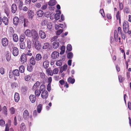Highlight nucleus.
<instances>
[{"label": "nucleus", "mask_w": 131, "mask_h": 131, "mask_svg": "<svg viewBox=\"0 0 131 131\" xmlns=\"http://www.w3.org/2000/svg\"><path fill=\"white\" fill-rule=\"evenodd\" d=\"M3 111L4 114L6 116L7 114V109L6 106H4L3 108Z\"/></svg>", "instance_id": "obj_42"}, {"label": "nucleus", "mask_w": 131, "mask_h": 131, "mask_svg": "<svg viewBox=\"0 0 131 131\" xmlns=\"http://www.w3.org/2000/svg\"><path fill=\"white\" fill-rule=\"evenodd\" d=\"M27 14L29 19L32 20L34 16V13L33 11L31 10L28 11Z\"/></svg>", "instance_id": "obj_8"}, {"label": "nucleus", "mask_w": 131, "mask_h": 131, "mask_svg": "<svg viewBox=\"0 0 131 131\" xmlns=\"http://www.w3.org/2000/svg\"><path fill=\"white\" fill-rule=\"evenodd\" d=\"M9 111L10 113L12 114L15 113L16 111V109L13 107H12L9 109Z\"/></svg>", "instance_id": "obj_40"}, {"label": "nucleus", "mask_w": 131, "mask_h": 131, "mask_svg": "<svg viewBox=\"0 0 131 131\" xmlns=\"http://www.w3.org/2000/svg\"><path fill=\"white\" fill-rule=\"evenodd\" d=\"M39 37L41 39H44L46 37V34L41 30H39Z\"/></svg>", "instance_id": "obj_9"}, {"label": "nucleus", "mask_w": 131, "mask_h": 131, "mask_svg": "<svg viewBox=\"0 0 131 131\" xmlns=\"http://www.w3.org/2000/svg\"><path fill=\"white\" fill-rule=\"evenodd\" d=\"M26 53V54L27 56H31L32 55V53L31 52V51L29 49H27L26 51L25 52Z\"/></svg>", "instance_id": "obj_37"}, {"label": "nucleus", "mask_w": 131, "mask_h": 131, "mask_svg": "<svg viewBox=\"0 0 131 131\" xmlns=\"http://www.w3.org/2000/svg\"><path fill=\"white\" fill-rule=\"evenodd\" d=\"M49 62L48 60H45L43 63V67L45 69L48 68L49 67Z\"/></svg>", "instance_id": "obj_13"}, {"label": "nucleus", "mask_w": 131, "mask_h": 131, "mask_svg": "<svg viewBox=\"0 0 131 131\" xmlns=\"http://www.w3.org/2000/svg\"><path fill=\"white\" fill-rule=\"evenodd\" d=\"M27 56L25 53H23L21 56L20 59V62L22 64H24L27 61Z\"/></svg>", "instance_id": "obj_3"}, {"label": "nucleus", "mask_w": 131, "mask_h": 131, "mask_svg": "<svg viewBox=\"0 0 131 131\" xmlns=\"http://www.w3.org/2000/svg\"><path fill=\"white\" fill-rule=\"evenodd\" d=\"M67 50L69 51H70L72 50V47L70 44H68L67 47Z\"/></svg>", "instance_id": "obj_47"}, {"label": "nucleus", "mask_w": 131, "mask_h": 131, "mask_svg": "<svg viewBox=\"0 0 131 131\" xmlns=\"http://www.w3.org/2000/svg\"><path fill=\"white\" fill-rule=\"evenodd\" d=\"M46 72L48 76H52L53 75V71L51 70L50 68L46 69Z\"/></svg>", "instance_id": "obj_21"}, {"label": "nucleus", "mask_w": 131, "mask_h": 131, "mask_svg": "<svg viewBox=\"0 0 131 131\" xmlns=\"http://www.w3.org/2000/svg\"><path fill=\"white\" fill-rule=\"evenodd\" d=\"M30 63L32 65H35L36 64V61L34 57L32 56L29 60Z\"/></svg>", "instance_id": "obj_23"}, {"label": "nucleus", "mask_w": 131, "mask_h": 131, "mask_svg": "<svg viewBox=\"0 0 131 131\" xmlns=\"http://www.w3.org/2000/svg\"><path fill=\"white\" fill-rule=\"evenodd\" d=\"M25 38V36L24 34H21L19 37V41L21 42H23Z\"/></svg>", "instance_id": "obj_36"}, {"label": "nucleus", "mask_w": 131, "mask_h": 131, "mask_svg": "<svg viewBox=\"0 0 131 131\" xmlns=\"http://www.w3.org/2000/svg\"><path fill=\"white\" fill-rule=\"evenodd\" d=\"M75 81V79L74 78L72 79L71 77H69L68 79V81L69 83L72 84H73Z\"/></svg>", "instance_id": "obj_33"}, {"label": "nucleus", "mask_w": 131, "mask_h": 131, "mask_svg": "<svg viewBox=\"0 0 131 131\" xmlns=\"http://www.w3.org/2000/svg\"><path fill=\"white\" fill-rule=\"evenodd\" d=\"M120 34L121 35V37L122 39L123 40H125L126 37V34L123 32L121 33Z\"/></svg>", "instance_id": "obj_59"}, {"label": "nucleus", "mask_w": 131, "mask_h": 131, "mask_svg": "<svg viewBox=\"0 0 131 131\" xmlns=\"http://www.w3.org/2000/svg\"><path fill=\"white\" fill-rule=\"evenodd\" d=\"M13 40L14 42H17L18 41V36L16 34H14L13 36Z\"/></svg>", "instance_id": "obj_29"}, {"label": "nucleus", "mask_w": 131, "mask_h": 131, "mask_svg": "<svg viewBox=\"0 0 131 131\" xmlns=\"http://www.w3.org/2000/svg\"><path fill=\"white\" fill-rule=\"evenodd\" d=\"M13 54L15 57L17 56L19 54V51L18 48L13 45Z\"/></svg>", "instance_id": "obj_4"}, {"label": "nucleus", "mask_w": 131, "mask_h": 131, "mask_svg": "<svg viewBox=\"0 0 131 131\" xmlns=\"http://www.w3.org/2000/svg\"><path fill=\"white\" fill-rule=\"evenodd\" d=\"M56 4V1L55 0H50L48 3L49 6H54Z\"/></svg>", "instance_id": "obj_27"}, {"label": "nucleus", "mask_w": 131, "mask_h": 131, "mask_svg": "<svg viewBox=\"0 0 131 131\" xmlns=\"http://www.w3.org/2000/svg\"><path fill=\"white\" fill-rule=\"evenodd\" d=\"M63 31L62 29H60L58 30L56 32V34L57 35H60Z\"/></svg>", "instance_id": "obj_56"}, {"label": "nucleus", "mask_w": 131, "mask_h": 131, "mask_svg": "<svg viewBox=\"0 0 131 131\" xmlns=\"http://www.w3.org/2000/svg\"><path fill=\"white\" fill-rule=\"evenodd\" d=\"M61 61L59 60L57 61L56 63V64L57 66H60L62 65V63L61 62Z\"/></svg>", "instance_id": "obj_60"}, {"label": "nucleus", "mask_w": 131, "mask_h": 131, "mask_svg": "<svg viewBox=\"0 0 131 131\" xmlns=\"http://www.w3.org/2000/svg\"><path fill=\"white\" fill-rule=\"evenodd\" d=\"M45 86L44 84L41 85L39 88V90L40 91H45Z\"/></svg>", "instance_id": "obj_43"}, {"label": "nucleus", "mask_w": 131, "mask_h": 131, "mask_svg": "<svg viewBox=\"0 0 131 131\" xmlns=\"http://www.w3.org/2000/svg\"><path fill=\"white\" fill-rule=\"evenodd\" d=\"M6 57L7 60L8 61H9L11 59V56L10 54L9 53H7L6 55Z\"/></svg>", "instance_id": "obj_46"}, {"label": "nucleus", "mask_w": 131, "mask_h": 131, "mask_svg": "<svg viewBox=\"0 0 131 131\" xmlns=\"http://www.w3.org/2000/svg\"><path fill=\"white\" fill-rule=\"evenodd\" d=\"M15 3L19 4V7L20 10L22 9V7L23 5V2L20 0H14Z\"/></svg>", "instance_id": "obj_7"}, {"label": "nucleus", "mask_w": 131, "mask_h": 131, "mask_svg": "<svg viewBox=\"0 0 131 131\" xmlns=\"http://www.w3.org/2000/svg\"><path fill=\"white\" fill-rule=\"evenodd\" d=\"M14 98L15 101L16 102H18L19 100L20 97L19 94L18 93L16 92L15 93Z\"/></svg>", "instance_id": "obj_20"}, {"label": "nucleus", "mask_w": 131, "mask_h": 131, "mask_svg": "<svg viewBox=\"0 0 131 131\" xmlns=\"http://www.w3.org/2000/svg\"><path fill=\"white\" fill-rule=\"evenodd\" d=\"M24 27H27L28 25V22L27 19H24Z\"/></svg>", "instance_id": "obj_49"}, {"label": "nucleus", "mask_w": 131, "mask_h": 131, "mask_svg": "<svg viewBox=\"0 0 131 131\" xmlns=\"http://www.w3.org/2000/svg\"><path fill=\"white\" fill-rule=\"evenodd\" d=\"M65 49V47L64 46H62L61 48V51L60 52V54H63L64 52Z\"/></svg>", "instance_id": "obj_38"}, {"label": "nucleus", "mask_w": 131, "mask_h": 131, "mask_svg": "<svg viewBox=\"0 0 131 131\" xmlns=\"http://www.w3.org/2000/svg\"><path fill=\"white\" fill-rule=\"evenodd\" d=\"M19 45L20 48V49H24L25 48L26 46L24 42H21Z\"/></svg>", "instance_id": "obj_35"}, {"label": "nucleus", "mask_w": 131, "mask_h": 131, "mask_svg": "<svg viewBox=\"0 0 131 131\" xmlns=\"http://www.w3.org/2000/svg\"><path fill=\"white\" fill-rule=\"evenodd\" d=\"M30 76L29 75H26L25 77V80L27 81H29L30 79Z\"/></svg>", "instance_id": "obj_58"}, {"label": "nucleus", "mask_w": 131, "mask_h": 131, "mask_svg": "<svg viewBox=\"0 0 131 131\" xmlns=\"http://www.w3.org/2000/svg\"><path fill=\"white\" fill-rule=\"evenodd\" d=\"M100 12L103 17H105L104 11L103 9H101L100 11Z\"/></svg>", "instance_id": "obj_52"}, {"label": "nucleus", "mask_w": 131, "mask_h": 131, "mask_svg": "<svg viewBox=\"0 0 131 131\" xmlns=\"http://www.w3.org/2000/svg\"><path fill=\"white\" fill-rule=\"evenodd\" d=\"M118 77L119 81L120 82H122L124 79V78H122L121 75H119Z\"/></svg>", "instance_id": "obj_53"}, {"label": "nucleus", "mask_w": 131, "mask_h": 131, "mask_svg": "<svg viewBox=\"0 0 131 131\" xmlns=\"http://www.w3.org/2000/svg\"><path fill=\"white\" fill-rule=\"evenodd\" d=\"M29 99L32 103H34L36 100V96L34 95L31 94L29 96Z\"/></svg>", "instance_id": "obj_17"}, {"label": "nucleus", "mask_w": 131, "mask_h": 131, "mask_svg": "<svg viewBox=\"0 0 131 131\" xmlns=\"http://www.w3.org/2000/svg\"><path fill=\"white\" fill-rule=\"evenodd\" d=\"M52 47L50 45L48 42H46L44 43L42 47V48L43 49L46 50L47 51L51 50Z\"/></svg>", "instance_id": "obj_5"}, {"label": "nucleus", "mask_w": 131, "mask_h": 131, "mask_svg": "<svg viewBox=\"0 0 131 131\" xmlns=\"http://www.w3.org/2000/svg\"><path fill=\"white\" fill-rule=\"evenodd\" d=\"M40 85V82L38 81H37L33 85L32 89L33 90H35L38 88Z\"/></svg>", "instance_id": "obj_14"}, {"label": "nucleus", "mask_w": 131, "mask_h": 131, "mask_svg": "<svg viewBox=\"0 0 131 131\" xmlns=\"http://www.w3.org/2000/svg\"><path fill=\"white\" fill-rule=\"evenodd\" d=\"M4 12L6 13L7 16L9 15V9L7 7H6L4 9Z\"/></svg>", "instance_id": "obj_45"}, {"label": "nucleus", "mask_w": 131, "mask_h": 131, "mask_svg": "<svg viewBox=\"0 0 131 131\" xmlns=\"http://www.w3.org/2000/svg\"><path fill=\"white\" fill-rule=\"evenodd\" d=\"M73 56V53L71 52H69L67 54V58L69 59L72 58Z\"/></svg>", "instance_id": "obj_48"}, {"label": "nucleus", "mask_w": 131, "mask_h": 131, "mask_svg": "<svg viewBox=\"0 0 131 131\" xmlns=\"http://www.w3.org/2000/svg\"><path fill=\"white\" fill-rule=\"evenodd\" d=\"M42 58L41 55L39 53L37 54L35 57V60L37 61H39L41 60Z\"/></svg>", "instance_id": "obj_31"}, {"label": "nucleus", "mask_w": 131, "mask_h": 131, "mask_svg": "<svg viewBox=\"0 0 131 131\" xmlns=\"http://www.w3.org/2000/svg\"><path fill=\"white\" fill-rule=\"evenodd\" d=\"M47 89L48 91H50L51 90V84H48L47 86Z\"/></svg>", "instance_id": "obj_62"}, {"label": "nucleus", "mask_w": 131, "mask_h": 131, "mask_svg": "<svg viewBox=\"0 0 131 131\" xmlns=\"http://www.w3.org/2000/svg\"><path fill=\"white\" fill-rule=\"evenodd\" d=\"M29 114L27 110H25L23 113V117L25 119H27L29 117Z\"/></svg>", "instance_id": "obj_15"}, {"label": "nucleus", "mask_w": 131, "mask_h": 131, "mask_svg": "<svg viewBox=\"0 0 131 131\" xmlns=\"http://www.w3.org/2000/svg\"><path fill=\"white\" fill-rule=\"evenodd\" d=\"M39 75H40V78L41 79V80H44L45 78V75L43 72H40L39 73Z\"/></svg>", "instance_id": "obj_30"}, {"label": "nucleus", "mask_w": 131, "mask_h": 131, "mask_svg": "<svg viewBox=\"0 0 131 131\" xmlns=\"http://www.w3.org/2000/svg\"><path fill=\"white\" fill-rule=\"evenodd\" d=\"M47 20L43 19L42 21L41 24L42 25L45 26L47 24Z\"/></svg>", "instance_id": "obj_51"}, {"label": "nucleus", "mask_w": 131, "mask_h": 131, "mask_svg": "<svg viewBox=\"0 0 131 131\" xmlns=\"http://www.w3.org/2000/svg\"><path fill=\"white\" fill-rule=\"evenodd\" d=\"M37 14L38 17H42L44 15V12L41 10H39L37 12Z\"/></svg>", "instance_id": "obj_22"}, {"label": "nucleus", "mask_w": 131, "mask_h": 131, "mask_svg": "<svg viewBox=\"0 0 131 131\" xmlns=\"http://www.w3.org/2000/svg\"><path fill=\"white\" fill-rule=\"evenodd\" d=\"M19 75V70L18 69L14 70L12 72L9 71V77L10 78H12L13 76L14 77L18 76Z\"/></svg>", "instance_id": "obj_2"}, {"label": "nucleus", "mask_w": 131, "mask_h": 131, "mask_svg": "<svg viewBox=\"0 0 131 131\" xmlns=\"http://www.w3.org/2000/svg\"><path fill=\"white\" fill-rule=\"evenodd\" d=\"M3 22L6 25H7L8 23V21L7 18L6 17H4L2 19Z\"/></svg>", "instance_id": "obj_25"}, {"label": "nucleus", "mask_w": 131, "mask_h": 131, "mask_svg": "<svg viewBox=\"0 0 131 131\" xmlns=\"http://www.w3.org/2000/svg\"><path fill=\"white\" fill-rule=\"evenodd\" d=\"M114 37L116 41H118V35L116 30H115L114 32Z\"/></svg>", "instance_id": "obj_26"}, {"label": "nucleus", "mask_w": 131, "mask_h": 131, "mask_svg": "<svg viewBox=\"0 0 131 131\" xmlns=\"http://www.w3.org/2000/svg\"><path fill=\"white\" fill-rule=\"evenodd\" d=\"M116 18L117 20H119V23L120 24L121 23V15L120 14L119 11H118L117 13V14L116 15Z\"/></svg>", "instance_id": "obj_28"}, {"label": "nucleus", "mask_w": 131, "mask_h": 131, "mask_svg": "<svg viewBox=\"0 0 131 131\" xmlns=\"http://www.w3.org/2000/svg\"><path fill=\"white\" fill-rule=\"evenodd\" d=\"M19 20L18 18L17 17H15L13 19V23L15 26L18 25L19 23Z\"/></svg>", "instance_id": "obj_18"}, {"label": "nucleus", "mask_w": 131, "mask_h": 131, "mask_svg": "<svg viewBox=\"0 0 131 131\" xmlns=\"http://www.w3.org/2000/svg\"><path fill=\"white\" fill-rule=\"evenodd\" d=\"M124 12L126 13H129V8L127 7H125L124 9Z\"/></svg>", "instance_id": "obj_50"}, {"label": "nucleus", "mask_w": 131, "mask_h": 131, "mask_svg": "<svg viewBox=\"0 0 131 131\" xmlns=\"http://www.w3.org/2000/svg\"><path fill=\"white\" fill-rule=\"evenodd\" d=\"M59 71V69L57 68H56L54 69L53 71V74H57Z\"/></svg>", "instance_id": "obj_54"}, {"label": "nucleus", "mask_w": 131, "mask_h": 131, "mask_svg": "<svg viewBox=\"0 0 131 131\" xmlns=\"http://www.w3.org/2000/svg\"><path fill=\"white\" fill-rule=\"evenodd\" d=\"M42 109V105L41 104H39L37 107V111L38 113H40Z\"/></svg>", "instance_id": "obj_32"}, {"label": "nucleus", "mask_w": 131, "mask_h": 131, "mask_svg": "<svg viewBox=\"0 0 131 131\" xmlns=\"http://www.w3.org/2000/svg\"><path fill=\"white\" fill-rule=\"evenodd\" d=\"M5 124V121L3 119L0 120V125L1 126H3Z\"/></svg>", "instance_id": "obj_55"}, {"label": "nucleus", "mask_w": 131, "mask_h": 131, "mask_svg": "<svg viewBox=\"0 0 131 131\" xmlns=\"http://www.w3.org/2000/svg\"><path fill=\"white\" fill-rule=\"evenodd\" d=\"M33 67L30 64H29L27 66V70L28 71L31 72L32 70Z\"/></svg>", "instance_id": "obj_41"}, {"label": "nucleus", "mask_w": 131, "mask_h": 131, "mask_svg": "<svg viewBox=\"0 0 131 131\" xmlns=\"http://www.w3.org/2000/svg\"><path fill=\"white\" fill-rule=\"evenodd\" d=\"M19 70L21 73H23L24 71L25 68L23 65L20 66L19 68Z\"/></svg>", "instance_id": "obj_39"}, {"label": "nucleus", "mask_w": 131, "mask_h": 131, "mask_svg": "<svg viewBox=\"0 0 131 131\" xmlns=\"http://www.w3.org/2000/svg\"><path fill=\"white\" fill-rule=\"evenodd\" d=\"M35 48L38 50H40L41 47V43L38 41H36L35 43Z\"/></svg>", "instance_id": "obj_12"}, {"label": "nucleus", "mask_w": 131, "mask_h": 131, "mask_svg": "<svg viewBox=\"0 0 131 131\" xmlns=\"http://www.w3.org/2000/svg\"><path fill=\"white\" fill-rule=\"evenodd\" d=\"M129 27L127 22H124L123 24V28Z\"/></svg>", "instance_id": "obj_57"}, {"label": "nucleus", "mask_w": 131, "mask_h": 131, "mask_svg": "<svg viewBox=\"0 0 131 131\" xmlns=\"http://www.w3.org/2000/svg\"><path fill=\"white\" fill-rule=\"evenodd\" d=\"M52 46L54 48L56 49L59 46V42H57V41H54L52 43Z\"/></svg>", "instance_id": "obj_24"}, {"label": "nucleus", "mask_w": 131, "mask_h": 131, "mask_svg": "<svg viewBox=\"0 0 131 131\" xmlns=\"http://www.w3.org/2000/svg\"><path fill=\"white\" fill-rule=\"evenodd\" d=\"M35 91V96L37 97L39 96L41 93V91L38 89L36 90Z\"/></svg>", "instance_id": "obj_34"}, {"label": "nucleus", "mask_w": 131, "mask_h": 131, "mask_svg": "<svg viewBox=\"0 0 131 131\" xmlns=\"http://www.w3.org/2000/svg\"><path fill=\"white\" fill-rule=\"evenodd\" d=\"M59 56V53L57 51H54L53 52L51 56V58L53 59H55L57 58Z\"/></svg>", "instance_id": "obj_10"}, {"label": "nucleus", "mask_w": 131, "mask_h": 131, "mask_svg": "<svg viewBox=\"0 0 131 131\" xmlns=\"http://www.w3.org/2000/svg\"><path fill=\"white\" fill-rule=\"evenodd\" d=\"M5 131H9V125L8 124H6V125Z\"/></svg>", "instance_id": "obj_64"}, {"label": "nucleus", "mask_w": 131, "mask_h": 131, "mask_svg": "<svg viewBox=\"0 0 131 131\" xmlns=\"http://www.w3.org/2000/svg\"><path fill=\"white\" fill-rule=\"evenodd\" d=\"M25 33L27 36L30 37H32L34 40H37L38 39V34L35 29H32L31 31L29 29H27L26 30Z\"/></svg>", "instance_id": "obj_1"}, {"label": "nucleus", "mask_w": 131, "mask_h": 131, "mask_svg": "<svg viewBox=\"0 0 131 131\" xmlns=\"http://www.w3.org/2000/svg\"><path fill=\"white\" fill-rule=\"evenodd\" d=\"M27 48L30 49L31 48V42L30 40L27 39Z\"/></svg>", "instance_id": "obj_19"}, {"label": "nucleus", "mask_w": 131, "mask_h": 131, "mask_svg": "<svg viewBox=\"0 0 131 131\" xmlns=\"http://www.w3.org/2000/svg\"><path fill=\"white\" fill-rule=\"evenodd\" d=\"M0 72L2 74H3L5 73V71L4 69L3 68H1L0 69Z\"/></svg>", "instance_id": "obj_63"}, {"label": "nucleus", "mask_w": 131, "mask_h": 131, "mask_svg": "<svg viewBox=\"0 0 131 131\" xmlns=\"http://www.w3.org/2000/svg\"><path fill=\"white\" fill-rule=\"evenodd\" d=\"M48 92L47 91H43L41 93V96L42 98L46 100L48 98Z\"/></svg>", "instance_id": "obj_6"}, {"label": "nucleus", "mask_w": 131, "mask_h": 131, "mask_svg": "<svg viewBox=\"0 0 131 131\" xmlns=\"http://www.w3.org/2000/svg\"><path fill=\"white\" fill-rule=\"evenodd\" d=\"M8 40L6 38H4L2 40V43L3 46L6 47L8 44Z\"/></svg>", "instance_id": "obj_11"}, {"label": "nucleus", "mask_w": 131, "mask_h": 131, "mask_svg": "<svg viewBox=\"0 0 131 131\" xmlns=\"http://www.w3.org/2000/svg\"><path fill=\"white\" fill-rule=\"evenodd\" d=\"M129 30V27H126L123 28V30L125 33H127L128 31Z\"/></svg>", "instance_id": "obj_61"}, {"label": "nucleus", "mask_w": 131, "mask_h": 131, "mask_svg": "<svg viewBox=\"0 0 131 131\" xmlns=\"http://www.w3.org/2000/svg\"><path fill=\"white\" fill-rule=\"evenodd\" d=\"M17 10L16 6L15 4H13L11 6V11L13 13H15Z\"/></svg>", "instance_id": "obj_16"}, {"label": "nucleus", "mask_w": 131, "mask_h": 131, "mask_svg": "<svg viewBox=\"0 0 131 131\" xmlns=\"http://www.w3.org/2000/svg\"><path fill=\"white\" fill-rule=\"evenodd\" d=\"M61 14V12L59 11V13L56 14L55 15V18L56 20H58L60 17V15Z\"/></svg>", "instance_id": "obj_44"}]
</instances>
